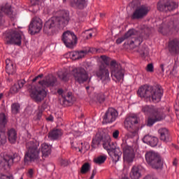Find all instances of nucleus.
<instances>
[{
  "label": "nucleus",
  "instance_id": "obj_29",
  "mask_svg": "<svg viewBox=\"0 0 179 179\" xmlns=\"http://www.w3.org/2000/svg\"><path fill=\"white\" fill-rule=\"evenodd\" d=\"M143 142H144V143H146L147 145H150V146H152V148H155V146H157V143H159V138L149 135H146L143 137Z\"/></svg>",
  "mask_w": 179,
  "mask_h": 179
},
{
  "label": "nucleus",
  "instance_id": "obj_52",
  "mask_svg": "<svg viewBox=\"0 0 179 179\" xmlns=\"http://www.w3.org/2000/svg\"><path fill=\"white\" fill-rule=\"evenodd\" d=\"M154 67L152 64H149L147 66V72H153Z\"/></svg>",
  "mask_w": 179,
  "mask_h": 179
},
{
  "label": "nucleus",
  "instance_id": "obj_12",
  "mask_svg": "<svg viewBox=\"0 0 179 179\" xmlns=\"http://www.w3.org/2000/svg\"><path fill=\"white\" fill-rule=\"evenodd\" d=\"M71 75L73 76L75 82L80 85L89 80V74L83 67L73 69L71 71Z\"/></svg>",
  "mask_w": 179,
  "mask_h": 179
},
{
  "label": "nucleus",
  "instance_id": "obj_3",
  "mask_svg": "<svg viewBox=\"0 0 179 179\" xmlns=\"http://www.w3.org/2000/svg\"><path fill=\"white\" fill-rule=\"evenodd\" d=\"M70 20L69 12L62 10L61 16L52 17L45 23L43 30L46 33H48L52 29H64L69 23Z\"/></svg>",
  "mask_w": 179,
  "mask_h": 179
},
{
  "label": "nucleus",
  "instance_id": "obj_6",
  "mask_svg": "<svg viewBox=\"0 0 179 179\" xmlns=\"http://www.w3.org/2000/svg\"><path fill=\"white\" fill-rule=\"evenodd\" d=\"M110 71L112 78L115 82L120 83V82L124 81L125 69L122 68L120 64L117 63V61L113 60L110 62Z\"/></svg>",
  "mask_w": 179,
  "mask_h": 179
},
{
  "label": "nucleus",
  "instance_id": "obj_62",
  "mask_svg": "<svg viewBox=\"0 0 179 179\" xmlns=\"http://www.w3.org/2000/svg\"><path fill=\"white\" fill-rule=\"evenodd\" d=\"M57 93H58L59 94H62V93H64V90H62V89H59V90H57Z\"/></svg>",
  "mask_w": 179,
  "mask_h": 179
},
{
  "label": "nucleus",
  "instance_id": "obj_44",
  "mask_svg": "<svg viewBox=\"0 0 179 179\" xmlns=\"http://www.w3.org/2000/svg\"><path fill=\"white\" fill-rule=\"evenodd\" d=\"M20 110V105H19V103H13L11 105V111L13 114L19 113Z\"/></svg>",
  "mask_w": 179,
  "mask_h": 179
},
{
  "label": "nucleus",
  "instance_id": "obj_38",
  "mask_svg": "<svg viewBox=\"0 0 179 179\" xmlns=\"http://www.w3.org/2000/svg\"><path fill=\"white\" fill-rule=\"evenodd\" d=\"M58 77L63 82H68L69 80V76L66 71H59L58 73Z\"/></svg>",
  "mask_w": 179,
  "mask_h": 179
},
{
  "label": "nucleus",
  "instance_id": "obj_7",
  "mask_svg": "<svg viewBox=\"0 0 179 179\" xmlns=\"http://www.w3.org/2000/svg\"><path fill=\"white\" fill-rule=\"evenodd\" d=\"M128 38H131V40L129 42L130 45H134V47H138V45H141L143 39L142 37L136 36V31L134 29L129 30L124 36H122L116 40V44H121L124 40H127Z\"/></svg>",
  "mask_w": 179,
  "mask_h": 179
},
{
  "label": "nucleus",
  "instance_id": "obj_8",
  "mask_svg": "<svg viewBox=\"0 0 179 179\" xmlns=\"http://www.w3.org/2000/svg\"><path fill=\"white\" fill-rule=\"evenodd\" d=\"M19 162H20V157L17 153H15L13 155H0V169L1 170H8V169H10V166L13 163H19Z\"/></svg>",
  "mask_w": 179,
  "mask_h": 179
},
{
  "label": "nucleus",
  "instance_id": "obj_16",
  "mask_svg": "<svg viewBox=\"0 0 179 179\" xmlns=\"http://www.w3.org/2000/svg\"><path fill=\"white\" fill-rule=\"evenodd\" d=\"M62 40L66 47L73 48V45L76 43L78 38H76V35L73 32L67 31L63 33Z\"/></svg>",
  "mask_w": 179,
  "mask_h": 179
},
{
  "label": "nucleus",
  "instance_id": "obj_56",
  "mask_svg": "<svg viewBox=\"0 0 179 179\" xmlns=\"http://www.w3.org/2000/svg\"><path fill=\"white\" fill-rule=\"evenodd\" d=\"M44 76V75L43 74H39L38 76H37L36 77H35L33 80L32 82H37V80H38L40 78H43Z\"/></svg>",
  "mask_w": 179,
  "mask_h": 179
},
{
  "label": "nucleus",
  "instance_id": "obj_30",
  "mask_svg": "<svg viewBox=\"0 0 179 179\" xmlns=\"http://www.w3.org/2000/svg\"><path fill=\"white\" fill-rule=\"evenodd\" d=\"M158 134H159V138L162 142L167 143L170 141V133L169 132V129L161 128L158 130Z\"/></svg>",
  "mask_w": 179,
  "mask_h": 179
},
{
  "label": "nucleus",
  "instance_id": "obj_45",
  "mask_svg": "<svg viewBox=\"0 0 179 179\" xmlns=\"http://www.w3.org/2000/svg\"><path fill=\"white\" fill-rule=\"evenodd\" d=\"M83 36L84 38H86V40H89V38H92L93 34L92 33V31L89 29L83 32Z\"/></svg>",
  "mask_w": 179,
  "mask_h": 179
},
{
  "label": "nucleus",
  "instance_id": "obj_64",
  "mask_svg": "<svg viewBox=\"0 0 179 179\" xmlns=\"http://www.w3.org/2000/svg\"><path fill=\"white\" fill-rule=\"evenodd\" d=\"M105 16H106L105 14H103V13H101V14H100V17H104Z\"/></svg>",
  "mask_w": 179,
  "mask_h": 179
},
{
  "label": "nucleus",
  "instance_id": "obj_11",
  "mask_svg": "<svg viewBox=\"0 0 179 179\" xmlns=\"http://www.w3.org/2000/svg\"><path fill=\"white\" fill-rule=\"evenodd\" d=\"M178 8V4L174 0H159L157 4V9L159 12H171Z\"/></svg>",
  "mask_w": 179,
  "mask_h": 179
},
{
  "label": "nucleus",
  "instance_id": "obj_48",
  "mask_svg": "<svg viewBox=\"0 0 179 179\" xmlns=\"http://www.w3.org/2000/svg\"><path fill=\"white\" fill-rule=\"evenodd\" d=\"M27 176V177H29V178H33V176H34V169H28Z\"/></svg>",
  "mask_w": 179,
  "mask_h": 179
},
{
  "label": "nucleus",
  "instance_id": "obj_5",
  "mask_svg": "<svg viewBox=\"0 0 179 179\" xmlns=\"http://www.w3.org/2000/svg\"><path fill=\"white\" fill-rule=\"evenodd\" d=\"M23 32L17 29H11L3 34V40L7 45H22Z\"/></svg>",
  "mask_w": 179,
  "mask_h": 179
},
{
  "label": "nucleus",
  "instance_id": "obj_58",
  "mask_svg": "<svg viewBox=\"0 0 179 179\" xmlns=\"http://www.w3.org/2000/svg\"><path fill=\"white\" fill-rule=\"evenodd\" d=\"M143 179H155V176L151 175H148Z\"/></svg>",
  "mask_w": 179,
  "mask_h": 179
},
{
  "label": "nucleus",
  "instance_id": "obj_19",
  "mask_svg": "<svg viewBox=\"0 0 179 179\" xmlns=\"http://www.w3.org/2000/svg\"><path fill=\"white\" fill-rule=\"evenodd\" d=\"M123 160L126 163H132L135 159V150L129 145L123 146Z\"/></svg>",
  "mask_w": 179,
  "mask_h": 179
},
{
  "label": "nucleus",
  "instance_id": "obj_2",
  "mask_svg": "<svg viewBox=\"0 0 179 179\" xmlns=\"http://www.w3.org/2000/svg\"><path fill=\"white\" fill-rule=\"evenodd\" d=\"M137 94L141 99H144L147 102L159 103L163 97V88L160 85L152 87L148 85L141 86Z\"/></svg>",
  "mask_w": 179,
  "mask_h": 179
},
{
  "label": "nucleus",
  "instance_id": "obj_53",
  "mask_svg": "<svg viewBox=\"0 0 179 179\" xmlns=\"http://www.w3.org/2000/svg\"><path fill=\"white\" fill-rule=\"evenodd\" d=\"M118 136H120V131L115 130L113 131V138H114V139H118Z\"/></svg>",
  "mask_w": 179,
  "mask_h": 179
},
{
  "label": "nucleus",
  "instance_id": "obj_63",
  "mask_svg": "<svg viewBox=\"0 0 179 179\" xmlns=\"http://www.w3.org/2000/svg\"><path fill=\"white\" fill-rule=\"evenodd\" d=\"M160 68H161L162 72H164V64H161Z\"/></svg>",
  "mask_w": 179,
  "mask_h": 179
},
{
  "label": "nucleus",
  "instance_id": "obj_40",
  "mask_svg": "<svg viewBox=\"0 0 179 179\" xmlns=\"http://www.w3.org/2000/svg\"><path fill=\"white\" fill-rule=\"evenodd\" d=\"M107 160V156L106 155H101L94 159V162L96 164H103L104 162Z\"/></svg>",
  "mask_w": 179,
  "mask_h": 179
},
{
  "label": "nucleus",
  "instance_id": "obj_61",
  "mask_svg": "<svg viewBox=\"0 0 179 179\" xmlns=\"http://www.w3.org/2000/svg\"><path fill=\"white\" fill-rule=\"evenodd\" d=\"M177 164H178L177 159H174V160L173 162V166H177Z\"/></svg>",
  "mask_w": 179,
  "mask_h": 179
},
{
  "label": "nucleus",
  "instance_id": "obj_22",
  "mask_svg": "<svg viewBox=\"0 0 179 179\" xmlns=\"http://www.w3.org/2000/svg\"><path fill=\"white\" fill-rule=\"evenodd\" d=\"M150 8L145 5L138 7L131 15V19H143L145 16L148 15Z\"/></svg>",
  "mask_w": 179,
  "mask_h": 179
},
{
  "label": "nucleus",
  "instance_id": "obj_1",
  "mask_svg": "<svg viewBox=\"0 0 179 179\" xmlns=\"http://www.w3.org/2000/svg\"><path fill=\"white\" fill-rule=\"evenodd\" d=\"M27 152L24 157V162H36L40 159V149L43 159L48 157L51 155L52 146L43 143L40 147V143L36 140L28 141L26 143Z\"/></svg>",
  "mask_w": 179,
  "mask_h": 179
},
{
  "label": "nucleus",
  "instance_id": "obj_46",
  "mask_svg": "<svg viewBox=\"0 0 179 179\" xmlns=\"http://www.w3.org/2000/svg\"><path fill=\"white\" fill-rule=\"evenodd\" d=\"M69 57L73 61H76V59H79L78 55V51L71 52L69 53Z\"/></svg>",
  "mask_w": 179,
  "mask_h": 179
},
{
  "label": "nucleus",
  "instance_id": "obj_24",
  "mask_svg": "<svg viewBox=\"0 0 179 179\" xmlns=\"http://www.w3.org/2000/svg\"><path fill=\"white\" fill-rule=\"evenodd\" d=\"M62 98L60 99V103L62 106L64 107H69L73 104L75 98L72 95V92H68L65 96L62 95Z\"/></svg>",
  "mask_w": 179,
  "mask_h": 179
},
{
  "label": "nucleus",
  "instance_id": "obj_23",
  "mask_svg": "<svg viewBox=\"0 0 179 179\" xmlns=\"http://www.w3.org/2000/svg\"><path fill=\"white\" fill-rule=\"evenodd\" d=\"M3 13L10 16V17H13V12L10 6L6 3L5 6L0 7V24H3L5 23V20L3 19Z\"/></svg>",
  "mask_w": 179,
  "mask_h": 179
},
{
  "label": "nucleus",
  "instance_id": "obj_33",
  "mask_svg": "<svg viewBox=\"0 0 179 179\" xmlns=\"http://www.w3.org/2000/svg\"><path fill=\"white\" fill-rule=\"evenodd\" d=\"M156 106L152 105H145L142 106L141 111L145 114V115H152L153 113H155V110H156Z\"/></svg>",
  "mask_w": 179,
  "mask_h": 179
},
{
  "label": "nucleus",
  "instance_id": "obj_26",
  "mask_svg": "<svg viewBox=\"0 0 179 179\" xmlns=\"http://www.w3.org/2000/svg\"><path fill=\"white\" fill-rule=\"evenodd\" d=\"M130 178L131 179H139L142 177V166H134L131 168L130 172Z\"/></svg>",
  "mask_w": 179,
  "mask_h": 179
},
{
  "label": "nucleus",
  "instance_id": "obj_57",
  "mask_svg": "<svg viewBox=\"0 0 179 179\" xmlns=\"http://www.w3.org/2000/svg\"><path fill=\"white\" fill-rule=\"evenodd\" d=\"M43 117V110L39 109L38 112L37 113V118L38 120H40Z\"/></svg>",
  "mask_w": 179,
  "mask_h": 179
},
{
  "label": "nucleus",
  "instance_id": "obj_21",
  "mask_svg": "<svg viewBox=\"0 0 179 179\" xmlns=\"http://www.w3.org/2000/svg\"><path fill=\"white\" fill-rule=\"evenodd\" d=\"M95 74L101 80H110V71L104 64H101L99 66V69L96 71Z\"/></svg>",
  "mask_w": 179,
  "mask_h": 179
},
{
  "label": "nucleus",
  "instance_id": "obj_50",
  "mask_svg": "<svg viewBox=\"0 0 179 179\" xmlns=\"http://www.w3.org/2000/svg\"><path fill=\"white\" fill-rule=\"evenodd\" d=\"M26 83V81H24V80H20L18 81L17 86L18 87V88L20 90L22 89V87H23V86H24V84Z\"/></svg>",
  "mask_w": 179,
  "mask_h": 179
},
{
  "label": "nucleus",
  "instance_id": "obj_17",
  "mask_svg": "<svg viewBox=\"0 0 179 179\" xmlns=\"http://www.w3.org/2000/svg\"><path fill=\"white\" fill-rule=\"evenodd\" d=\"M41 29H43V21L41 19L38 17L32 18L29 26V32L34 36V34H37V33H40Z\"/></svg>",
  "mask_w": 179,
  "mask_h": 179
},
{
  "label": "nucleus",
  "instance_id": "obj_37",
  "mask_svg": "<svg viewBox=\"0 0 179 179\" xmlns=\"http://www.w3.org/2000/svg\"><path fill=\"white\" fill-rule=\"evenodd\" d=\"M101 59V64H104L105 66H109L110 68H111V62L113 60H111V58L106 56V55H102L100 57Z\"/></svg>",
  "mask_w": 179,
  "mask_h": 179
},
{
  "label": "nucleus",
  "instance_id": "obj_32",
  "mask_svg": "<svg viewBox=\"0 0 179 179\" xmlns=\"http://www.w3.org/2000/svg\"><path fill=\"white\" fill-rule=\"evenodd\" d=\"M38 83L42 87H50V86H54V85L57 83V78L55 77H50L42 81H39Z\"/></svg>",
  "mask_w": 179,
  "mask_h": 179
},
{
  "label": "nucleus",
  "instance_id": "obj_42",
  "mask_svg": "<svg viewBox=\"0 0 179 179\" xmlns=\"http://www.w3.org/2000/svg\"><path fill=\"white\" fill-rule=\"evenodd\" d=\"M95 99L98 103H104L106 101V95H104V93L101 92L96 94Z\"/></svg>",
  "mask_w": 179,
  "mask_h": 179
},
{
  "label": "nucleus",
  "instance_id": "obj_4",
  "mask_svg": "<svg viewBox=\"0 0 179 179\" xmlns=\"http://www.w3.org/2000/svg\"><path fill=\"white\" fill-rule=\"evenodd\" d=\"M139 117L136 115H131L126 117L124 122V127L128 132L126 134L127 138L132 139L138 136L139 132Z\"/></svg>",
  "mask_w": 179,
  "mask_h": 179
},
{
  "label": "nucleus",
  "instance_id": "obj_15",
  "mask_svg": "<svg viewBox=\"0 0 179 179\" xmlns=\"http://www.w3.org/2000/svg\"><path fill=\"white\" fill-rule=\"evenodd\" d=\"M103 142V148H104V145H110L111 143V137L109 136L108 134H106L103 136H101L100 134H97L95 137L92 139V148L93 149H96L100 143Z\"/></svg>",
  "mask_w": 179,
  "mask_h": 179
},
{
  "label": "nucleus",
  "instance_id": "obj_10",
  "mask_svg": "<svg viewBox=\"0 0 179 179\" xmlns=\"http://www.w3.org/2000/svg\"><path fill=\"white\" fill-rule=\"evenodd\" d=\"M178 31L179 25L176 24L173 21L163 22L158 29V31L164 36L176 34V33H178Z\"/></svg>",
  "mask_w": 179,
  "mask_h": 179
},
{
  "label": "nucleus",
  "instance_id": "obj_47",
  "mask_svg": "<svg viewBox=\"0 0 179 179\" xmlns=\"http://www.w3.org/2000/svg\"><path fill=\"white\" fill-rule=\"evenodd\" d=\"M155 122H157V120H156V119L155 117H153V118L150 117V118H148L147 125L148 127H152L153 124H155Z\"/></svg>",
  "mask_w": 179,
  "mask_h": 179
},
{
  "label": "nucleus",
  "instance_id": "obj_54",
  "mask_svg": "<svg viewBox=\"0 0 179 179\" xmlns=\"http://www.w3.org/2000/svg\"><path fill=\"white\" fill-rule=\"evenodd\" d=\"M0 179H13V176H7L6 175H2V173H0Z\"/></svg>",
  "mask_w": 179,
  "mask_h": 179
},
{
  "label": "nucleus",
  "instance_id": "obj_55",
  "mask_svg": "<svg viewBox=\"0 0 179 179\" xmlns=\"http://www.w3.org/2000/svg\"><path fill=\"white\" fill-rule=\"evenodd\" d=\"M61 166H63L64 167H66L68 166V161L66 159H62L60 161Z\"/></svg>",
  "mask_w": 179,
  "mask_h": 179
},
{
  "label": "nucleus",
  "instance_id": "obj_27",
  "mask_svg": "<svg viewBox=\"0 0 179 179\" xmlns=\"http://www.w3.org/2000/svg\"><path fill=\"white\" fill-rule=\"evenodd\" d=\"M70 5L76 9H85L87 6V0H71Z\"/></svg>",
  "mask_w": 179,
  "mask_h": 179
},
{
  "label": "nucleus",
  "instance_id": "obj_60",
  "mask_svg": "<svg viewBox=\"0 0 179 179\" xmlns=\"http://www.w3.org/2000/svg\"><path fill=\"white\" fill-rule=\"evenodd\" d=\"M47 121H54V117L52 115H50L48 117L46 118Z\"/></svg>",
  "mask_w": 179,
  "mask_h": 179
},
{
  "label": "nucleus",
  "instance_id": "obj_41",
  "mask_svg": "<svg viewBox=\"0 0 179 179\" xmlns=\"http://www.w3.org/2000/svg\"><path fill=\"white\" fill-rule=\"evenodd\" d=\"M71 145L73 148H75V149H78L79 152H82V150H85V146H83V143L82 141L73 142L71 143Z\"/></svg>",
  "mask_w": 179,
  "mask_h": 179
},
{
  "label": "nucleus",
  "instance_id": "obj_25",
  "mask_svg": "<svg viewBox=\"0 0 179 179\" xmlns=\"http://www.w3.org/2000/svg\"><path fill=\"white\" fill-rule=\"evenodd\" d=\"M168 48L171 54H177L179 51V39L173 38L171 40L169 43Z\"/></svg>",
  "mask_w": 179,
  "mask_h": 179
},
{
  "label": "nucleus",
  "instance_id": "obj_59",
  "mask_svg": "<svg viewBox=\"0 0 179 179\" xmlns=\"http://www.w3.org/2000/svg\"><path fill=\"white\" fill-rule=\"evenodd\" d=\"M129 6L130 8H134V7H135V1H132L131 2H130V3H129Z\"/></svg>",
  "mask_w": 179,
  "mask_h": 179
},
{
  "label": "nucleus",
  "instance_id": "obj_49",
  "mask_svg": "<svg viewBox=\"0 0 179 179\" xmlns=\"http://www.w3.org/2000/svg\"><path fill=\"white\" fill-rule=\"evenodd\" d=\"M10 90L13 92V93H17L20 89L17 86V84H15L11 88Z\"/></svg>",
  "mask_w": 179,
  "mask_h": 179
},
{
  "label": "nucleus",
  "instance_id": "obj_20",
  "mask_svg": "<svg viewBox=\"0 0 179 179\" xmlns=\"http://www.w3.org/2000/svg\"><path fill=\"white\" fill-rule=\"evenodd\" d=\"M6 115L0 114V146L6 143V134H5V125H6Z\"/></svg>",
  "mask_w": 179,
  "mask_h": 179
},
{
  "label": "nucleus",
  "instance_id": "obj_14",
  "mask_svg": "<svg viewBox=\"0 0 179 179\" xmlns=\"http://www.w3.org/2000/svg\"><path fill=\"white\" fill-rule=\"evenodd\" d=\"M30 96L36 103H41L47 97V92L43 87H35L31 90Z\"/></svg>",
  "mask_w": 179,
  "mask_h": 179
},
{
  "label": "nucleus",
  "instance_id": "obj_31",
  "mask_svg": "<svg viewBox=\"0 0 179 179\" xmlns=\"http://www.w3.org/2000/svg\"><path fill=\"white\" fill-rule=\"evenodd\" d=\"M152 116L153 118H155V121H163L164 118H166V114L163 111V109L155 108L154 113H152Z\"/></svg>",
  "mask_w": 179,
  "mask_h": 179
},
{
  "label": "nucleus",
  "instance_id": "obj_9",
  "mask_svg": "<svg viewBox=\"0 0 179 179\" xmlns=\"http://www.w3.org/2000/svg\"><path fill=\"white\" fill-rule=\"evenodd\" d=\"M145 160L152 169H161L163 167V162L160 155L155 151H149L145 153Z\"/></svg>",
  "mask_w": 179,
  "mask_h": 179
},
{
  "label": "nucleus",
  "instance_id": "obj_36",
  "mask_svg": "<svg viewBox=\"0 0 179 179\" xmlns=\"http://www.w3.org/2000/svg\"><path fill=\"white\" fill-rule=\"evenodd\" d=\"M78 55V59H82L85 57V55L89 54L90 52H93V48H87L80 51H77Z\"/></svg>",
  "mask_w": 179,
  "mask_h": 179
},
{
  "label": "nucleus",
  "instance_id": "obj_43",
  "mask_svg": "<svg viewBox=\"0 0 179 179\" xmlns=\"http://www.w3.org/2000/svg\"><path fill=\"white\" fill-rule=\"evenodd\" d=\"M88 171H90V164L89 163L84 164L80 169L81 174H86Z\"/></svg>",
  "mask_w": 179,
  "mask_h": 179
},
{
  "label": "nucleus",
  "instance_id": "obj_34",
  "mask_svg": "<svg viewBox=\"0 0 179 179\" xmlns=\"http://www.w3.org/2000/svg\"><path fill=\"white\" fill-rule=\"evenodd\" d=\"M7 135L9 142H10L11 143H16V139H17V133L16 132V130L13 129H9L8 131Z\"/></svg>",
  "mask_w": 179,
  "mask_h": 179
},
{
  "label": "nucleus",
  "instance_id": "obj_39",
  "mask_svg": "<svg viewBox=\"0 0 179 179\" xmlns=\"http://www.w3.org/2000/svg\"><path fill=\"white\" fill-rule=\"evenodd\" d=\"M138 52L142 58H146V57L149 55V48H148L146 46H143L141 49H139Z\"/></svg>",
  "mask_w": 179,
  "mask_h": 179
},
{
  "label": "nucleus",
  "instance_id": "obj_18",
  "mask_svg": "<svg viewBox=\"0 0 179 179\" xmlns=\"http://www.w3.org/2000/svg\"><path fill=\"white\" fill-rule=\"evenodd\" d=\"M118 111L114 108H109L103 117V124H111L117 120Z\"/></svg>",
  "mask_w": 179,
  "mask_h": 179
},
{
  "label": "nucleus",
  "instance_id": "obj_13",
  "mask_svg": "<svg viewBox=\"0 0 179 179\" xmlns=\"http://www.w3.org/2000/svg\"><path fill=\"white\" fill-rule=\"evenodd\" d=\"M103 146L114 163H117L120 161L122 155V152H121L119 148H115L114 143L110 142L109 145L108 143H107L104 144Z\"/></svg>",
  "mask_w": 179,
  "mask_h": 179
},
{
  "label": "nucleus",
  "instance_id": "obj_35",
  "mask_svg": "<svg viewBox=\"0 0 179 179\" xmlns=\"http://www.w3.org/2000/svg\"><path fill=\"white\" fill-rule=\"evenodd\" d=\"M60 136H62V131L60 129H54L49 133V138L53 141L58 139Z\"/></svg>",
  "mask_w": 179,
  "mask_h": 179
},
{
  "label": "nucleus",
  "instance_id": "obj_51",
  "mask_svg": "<svg viewBox=\"0 0 179 179\" xmlns=\"http://www.w3.org/2000/svg\"><path fill=\"white\" fill-rule=\"evenodd\" d=\"M31 5H41L43 0H30Z\"/></svg>",
  "mask_w": 179,
  "mask_h": 179
},
{
  "label": "nucleus",
  "instance_id": "obj_28",
  "mask_svg": "<svg viewBox=\"0 0 179 179\" xmlns=\"http://www.w3.org/2000/svg\"><path fill=\"white\" fill-rule=\"evenodd\" d=\"M6 71L8 75H15L16 73V64L10 59H6Z\"/></svg>",
  "mask_w": 179,
  "mask_h": 179
}]
</instances>
